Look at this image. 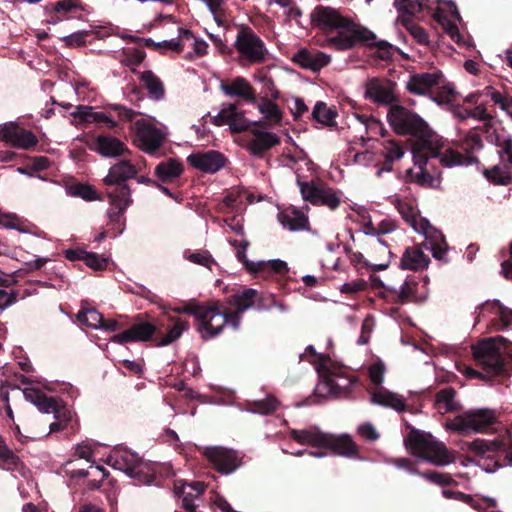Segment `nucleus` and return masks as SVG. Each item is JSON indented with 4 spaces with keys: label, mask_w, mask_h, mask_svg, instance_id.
Here are the masks:
<instances>
[{
    "label": "nucleus",
    "mask_w": 512,
    "mask_h": 512,
    "mask_svg": "<svg viewBox=\"0 0 512 512\" xmlns=\"http://www.w3.org/2000/svg\"><path fill=\"white\" fill-rule=\"evenodd\" d=\"M310 21L313 26L325 31V45L337 51H346L362 41L375 39L372 31L330 6H316L310 13Z\"/></svg>",
    "instance_id": "obj_1"
},
{
    "label": "nucleus",
    "mask_w": 512,
    "mask_h": 512,
    "mask_svg": "<svg viewBox=\"0 0 512 512\" xmlns=\"http://www.w3.org/2000/svg\"><path fill=\"white\" fill-rule=\"evenodd\" d=\"M142 169L140 162L132 163L130 160H120L113 164L103 182L107 186V197L111 209L107 215L111 222L121 225V229L114 237L123 233L125 219L123 218L127 208L132 204V190L127 181L136 177Z\"/></svg>",
    "instance_id": "obj_2"
},
{
    "label": "nucleus",
    "mask_w": 512,
    "mask_h": 512,
    "mask_svg": "<svg viewBox=\"0 0 512 512\" xmlns=\"http://www.w3.org/2000/svg\"><path fill=\"white\" fill-rule=\"evenodd\" d=\"M473 358L484 373L473 368L466 369L470 378L486 379L508 375L512 363V343L502 336L491 337L472 347Z\"/></svg>",
    "instance_id": "obj_3"
},
{
    "label": "nucleus",
    "mask_w": 512,
    "mask_h": 512,
    "mask_svg": "<svg viewBox=\"0 0 512 512\" xmlns=\"http://www.w3.org/2000/svg\"><path fill=\"white\" fill-rule=\"evenodd\" d=\"M159 326L150 322H136L128 329L114 335L112 341L118 344L128 342H146L153 340L156 346H167L177 340L189 328V323L179 318H167L168 323L160 320Z\"/></svg>",
    "instance_id": "obj_4"
},
{
    "label": "nucleus",
    "mask_w": 512,
    "mask_h": 512,
    "mask_svg": "<svg viewBox=\"0 0 512 512\" xmlns=\"http://www.w3.org/2000/svg\"><path fill=\"white\" fill-rule=\"evenodd\" d=\"M414 168H410L406 171V178L410 182H414L424 187H436L440 183V174L438 171L430 169L432 168L431 159H439V162L445 167H453L462 165V160L458 154L452 151L446 150L440 152L435 149H423L413 151Z\"/></svg>",
    "instance_id": "obj_5"
},
{
    "label": "nucleus",
    "mask_w": 512,
    "mask_h": 512,
    "mask_svg": "<svg viewBox=\"0 0 512 512\" xmlns=\"http://www.w3.org/2000/svg\"><path fill=\"white\" fill-rule=\"evenodd\" d=\"M394 203L402 218L411 228L424 236L421 246L430 251L432 256H443L449 250L443 234L434 228L426 218L420 217L412 203L402 199H396Z\"/></svg>",
    "instance_id": "obj_6"
},
{
    "label": "nucleus",
    "mask_w": 512,
    "mask_h": 512,
    "mask_svg": "<svg viewBox=\"0 0 512 512\" xmlns=\"http://www.w3.org/2000/svg\"><path fill=\"white\" fill-rule=\"evenodd\" d=\"M407 428L410 431L404 439V444L414 456L436 466H445L453 462L454 456L444 443L437 441L431 434L424 433L410 424H407Z\"/></svg>",
    "instance_id": "obj_7"
},
{
    "label": "nucleus",
    "mask_w": 512,
    "mask_h": 512,
    "mask_svg": "<svg viewBox=\"0 0 512 512\" xmlns=\"http://www.w3.org/2000/svg\"><path fill=\"white\" fill-rule=\"evenodd\" d=\"M470 452L483 458L480 467L488 473H493L504 466H512V445L503 440L475 439L468 443Z\"/></svg>",
    "instance_id": "obj_8"
},
{
    "label": "nucleus",
    "mask_w": 512,
    "mask_h": 512,
    "mask_svg": "<svg viewBox=\"0 0 512 512\" xmlns=\"http://www.w3.org/2000/svg\"><path fill=\"white\" fill-rule=\"evenodd\" d=\"M495 422L496 415L493 410L476 409L464 412L448 420L446 426L448 429L459 432L462 435H469L471 433H482Z\"/></svg>",
    "instance_id": "obj_9"
},
{
    "label": "nucleus",
    "mask_w": 512,
    "mask_h": 512,
    "mask_svg": "<svg viewBox=\"0 0 512 512\" xmlns=\"http://www.w3.org/2000/svg\"><path fill=\"white\" fill-rule=\"evenodd\" d=\"M323 380L317 385V396L334 398L349 397L350 387L358 379L356 376H345L341 367H334L332 363L324 372Z\"/></svg>",
    "instance_id": "obj_10"
},
{
    "label": "nucleus",
    "mask_w": 512,
    "mask_h": 512,
    "mask_svg": "<svg viewBox=\"0 0 512 512\" xmlns=\"http://www.w3.org/2000/svg\"><path fill=\"white\" fill-rule=\"evenodd\" d=\"M234 46L240 57L250 64L263 63L268 55L263 40L249 27H242L238 31Z\"/></svg>",
    "instance_id": "obj_11"
},
{
    "label": "nucleus",
    "mask_w": 512,
    "mask_h": 512,
    "mask_svg": "<svg viewBox=\"0 0 512 512\" xmlns=\"http://www.w3.org/2000/svg\"><path fill=\"white\" fill-rule=\"evenodd\" d=\"M387 120L393 130L400 135L421 134L427 126L418 114L396 103L389 108Z\"/></svg>",
    "instance_id": "obj_12"
},
{
    "label": "nucleus",
    "mask_w": 512,
    "mask_h": 512,
    "mask_svg": "<svg viewBox=\"0 0 512 512\" xmlns=\"http://www.w3.org/2000/svg\"><path fill=\"white\" fill-rule=\"evenodd\" d=\"M304 201L312 205L326 206L330 210H336L341 204L339 192L331 187L319 186L313 181H296Z\"/></svg>",
    "instance_id": "obj_13"
},
{
    "label": "nucleus",
    "mask_w": 512,
    "mask_h": 512,
    "mask_svg": "<svg viewBox=\"0 0 512 512\" xmlns=\"http://www.w3.org/2000/svg\"><path fill=\"white\" fill-rule=\"evenodd\" d=\"M433 18L440 24L445 33L457 44L464 43L458 23L461 16L456 4L451 0H439L437 7L433 10Z\"/></svg>",
    "instance_id": "obj_14"
},
{
    "label": "nucleus",
    "mask_w": 512,
    "mask_h": 512,
    "mask_svg": "<svg viewBox=\"0 0 512 512\" xmlns=\"http://www.w3.org/2000/svg\"><path fill=\"white\" fill-rule=\"evenodd\" d=\"M24 397L27 401L33 403L42 413H53L57 421L68 424L71 420L70 410L54 397L47 396L38 388H25Z\"/></svg>",
    "instance_id": "obj_15"
},
{
    "label": "nucleus",
    "mask_w": 512,
    "mask_h": 512,
    "mask_svg": "<svg viewBox=\"0 0 512 512\" xmlns=\"http://www.w3.org/2000/svg\"><path fill=\"white\" fill-rule=\"evenodd\" d=\"M204 117H210L212 124L215 126L228 125L232 133L244 132L252 125L260 124L261 121H250L245 117L244 111L238 109L236 104L224 103L221 106L220 111L215 116H210L208 113Z\"/></svg>",
    "instance_id": "obj_16"
},
{
    "label": "nucleus",
    "mask_w": 512,
    "mask_h": 512,
    "mask_svg": "<svg viewBox=\"0 0 512 512\" xmlns=\"http://www.w3.org/2000/svg\"><path fill=\"white\" fill-rule=\"evenodd\" d=\"M225 325H227L226 306L219 301H211L201 315L197 330L202 334V338L207 339L220 334Z\"/></svg>",
    "instance_id": "obj_17"
},
{
    "label": "nucleus",
    "mask_w": 512,
    "mask_h": 512,
    "mask_svg": "<svg viewBox=\"0 0 512 512\" xmlns=\"http://www.w3.org/2000/svg\"><path fill=\"white\" fill-rule=\"evenodd\" d=\"M113 466L145 484H150L155 479L154 473L145 471V469H148V465L144 463L142 458L135 452L127 449L120 450L115 454Z\"/></svg>",
    "instance_id": "obj_18"
},
{
    "label": "nucleus",
    "mask_w": 512,
    "mask_h": 512,
    "mask_svg": "<svg viewBox=\"0 0 512 512\" xmlns=\"http://www.w3.org/2000/svg\"><path fill=\"white\" fill-rule=\"evenodd\" d=\"M273 299L264 296L253 288L240 287L227 297V303L233 306L238 312H245L248 309L267 310L270 308Z\"/></svg>",
    "instance_id": "obj_19"
},
{
    "label": "nucleus",
    "mask_w": 512,
    "mask_h": 512,
    "mask_svg": "<svg viewBox=\"0 0 512 512\" xmlns=\"http://www.w3.org/2000/svg\"><path fill=\"white\" fill-rule=\"evenodd\" d=\"M395 86V82L386 78H369L364 84V97L377 105L390 108L398 101Z\"/></svg>",
    "instance_id": "obj_20"
},
{
    "label": "nucleus",
    "mask_w": 512,
    "mask_h": 512,
    "mask_svg": "<svg viewBox=\"0 0 512 512\" xmlns=\"http://www.w3.org/2000/svg\"><path fill=\"white\" fill-rule=\"evenodd\" d=\"M152 120L154 121V118H143L134 123L138 146L147 154H154L165 140V134L153 124Z\"/></svg>",
    "instance_id": "obj_21"
},
{
    "label": "nucleus",
    "mask_w": 512,
    "mask_h": 512,
    "mask_svg": "<svg viewBox=\"0 0 512 512\" xmlns=\"http://www.w3.org/2000/svg\"><path fill=\"white\" fill-rule=\"evenodd\" d=\"M0 141L23 150H29L38 143L37 136L30 130L21 128L17 122L8 121L0 124Z\"/></svg>",
    "instance_id": "obj_22"
},
{
    "label": "nucleus",
    "mask_w": 512,
    "mask_h": 512,
    "mask_svg": "<svg viewBox=\"0 0 512 512\" xmlns=\"http://www.w3.org/2000/svg\"><path fill=\"white\" fill-rule=\"evenodd\" d=\"M204 456L221 474H231L242 466V458L232 449L222 447L207 448Z\"/></svg>",
    "instance_id": "obj_23"
},
{
    "label": "nucleus",
    "mask_w": 512,
    "mask_h": 512,
    "mask_svg": "<svg viewBox=\"0 0 512 512\" xmlns=\"http://www.w3.org/2000/svg\"><path fill=\"white\" fill-rule=\"evenodd\" d=\"M187 161L192 167L204 173L214 174L225 167L227 158L219 151L207 150L190 154Z\"/></svg>",
    "instance_id": "obj_24"
},
{
    "label": "nucleus",
    "mask_w": 512,
    "mask_h": 512,
    "mask_svg": "<svg viewBox=\"0 0 512 512\" xmlns=\"http://www.w3.org/2000/svg\"><path fill=\"white\" fill-rule=\"evenodd\" d=\"M323 439L321 449H328L333 454L343 457L361 458L359 446L349 434L334 435L325 433Z\"/></svg>",
    "instance_id": "obj_25"
},
{
    "label": "nucleus",
    "mask_w": 512,
    "mask_h": 512,
    "mask_svg": "<svg viewBox=\"0 0 512 512\" xmlns=\"http://www.w3.org/2000/svg\"><path fill=\"white\" fill-rule=\"evenodd\" d=\"M223 94L230 98H240L249 104H256V94L253 86L244 77L237 76L221 81L219 85Z\"/></svg>",
    "instance_id": "obj_26"
},
{
    "label": "nucleus",
    "mask_w": 512,
    "mask_h": 512,
    "mask_svg": "<svg viewBox=\"0 0 512 512\" xmlns=\"http://www.w3.org/2000/svg\"><path fill=\"white\" fill-rule=\"evenodd\" d=\"M245 269L254 276L268 277L272 273L285 275L288 272L287 263L280 259L252 261L249 258H238Z\"/></svg>",
    "instance_id": "obj_27"
},
{
    "label": "nucleus",
    "mask_w": 512,
    "mask_h": 512,
    "mask_svg": "<svg viewBox=\"0 0 512 512\" xmlns=\"http://www.w3.org/2000/svg\"><path fill=\"white\" fill-rule=\"evenodd\" d=\"M251 133L247 150L253 157L262 158L268 150L280 143V137L276 133L260 129H252Z\"/></svg>",
    "instance_id": "obj_28"
},
{
    "label": "nucleus",
    "mask_w": 512,
    "mask_h": 512,
    "mask_svg": "<svg viewBox=\"0 0 512 512\" xmlns=\"http://www.w3.org/2000/svg\"><path fill=\"white\" fill-rule=\"evenodd\" d=\"M277 219L283 228L292 232L306 230L309 226L307 215L295 206H289L279 211Z\"/></svg>",
    "instance_id": "obj_29"
},
{
    "label": "nucleus",
    "mask_w": 512,
    "mask_h": 512,
    "mask_svg": "<svg viewBox=\"0 0 512 512\" xmlns=\"http://www.w3.org/2000/svg\"><path fill=\"white\" fill-rule=\"evenodd\" d=\"M441 75L437 72L433 73H416L410 76L406 82V89L415 95H427L430 90L439 85Z\"/></svg>",
    "instance_id": "obj_30"
},
{
    "label": "nucleus",
    "mask_w": 512,
    "mask_h": 512,
    "mask_svg": "<svg viewBox=\"0 0 512 512\" xmlns=\"http://www.w3.org/2000/svg\"><path fill=\"white\" fill-rule=\"evenodd\" d=\"M95 151L105 158H116L129 152L126 144L110 135H98L95 140Z\"/></svg>",
    "instance_id": "obj_31"
},
{
    "label": "nucleus",
    "mask_w": 512,
    "mask_h": 512,
    "mask_svg": "<svg viewBox=\"0 0 512 512\" xmlns=\"http://www.w3.org/2000/svg\"><path fill=\"white\" fill-rule=\"evenodd\" d=\"M417 285L416 281L406 279L399 290L395 288H386V292L381 293L380 295L390 303L403 305L415 298Z\"/></svg>",
    "instance_id": "obj_32"
},
{
    "label": "nucleus",
    "mask_w": 512,
    "mask_h": 512,
    "mask_svg": "<svg viewBox=\"0 0 512 512\" xmlns=\"http://www.w3.org/2000/svg\"><path fill=\"white\" fill-rule=\"evenodd\" d=\"M295 61L303 68L317 72L331 62V56L322 51L311 52L303 49L295 56Z\"/></svg>",
    "instance_id": "obj_33"
},
{
    "label": "nucleus",
    "mask_w": 512,
    "mask_h": 512,
    "mask_svg": "<svg viewBox=\"0 0 512 512\" xmlns=\"http://www.w3.org/2000/svg\"><path fill=\"white\" fill-rule=\"evenodd\" d=\"M394 6L398 11V19L408 27L412 17L428 7V0H394Z\"/></svg>",
    "instance_id": "obj_34"
},
{
    "label": "nucleus",
    "mask_w": 512,
    "mask_h": 512,
    "mask_svg": "<svg viewBox=\"0 0 512 512\" xmlns=\"http://www.w3.org/2000/svg\"><path fill=\"white\" fill-rule=\"evenodd\" d=\"M456 390L447 387L439 390L435 394L434 406L441 414L456 412L461 409V405L456 401Z\"/></svg>",
    "instance_id": "obj_35"
},
{
    "label": "nucleus",
    "mask_w": 512,
    "mask_h": 512,
    "mask_svg": "<svg viewBox=\"0 0 512 512\" xmlns=\"http://www.w3.org/2000/svg\"><path fill=\"white\" fill-rule=\"evenodd\" d=\"M371 401L375 404L392 408L398 412L407 410V404L404 398L398 394L390 392L384 388L374 392L371 397Z\"/></svg>",
    "instance_id": "obj_36"
},
{
    "label": "nucleus",
    "mask_w": 512,
    "mask_h": 512,
    "mask_svg": "<svg viewBox=\"0 0 512 512\" xmlns=\"http://www.w3.org/2000/svg\"><path fill=\"white\" fill-rule=\"evenodd\" d=\"M382 146L383 149L381 150V155L384 157L385 161L383 166L376 172L378 177L381 176L383 172H390L392 170L393 162L404 156L403 147L393 140L383 142Z\"/></svg>",
    "instance_id": "obj_37"
},
{
    "label": "nucleus",
    "mask_w": 512,
    "mask_h": 512,
    "mask_svg": "<svg viewBox=\"0 0 512 512\" xmlns=\"http://www.w3.org/2000/svg\"><path fill=\"white\" fill-rule=\"evenodd\" d=\"M182 172V164L174 158H169L166 161L160 162L155 167V175L161 182H171L178 178Z\"/></svg>",
    "instance_id": "obj_38"
},
{
    "label": "nucleus",
    "mask_w": 512,
    "mask_h": 512,
    "mask_svg": "<svg viewBox=\"0 0 512 512\" xmlns=\"http://www.w3.org/2000/svg\"><path fill=\"white\" fill-rule=\"evenodd\" d=\"M254 105L263 115L264 119L269 121L271 125H281L283 120V111L271 99L262 98L260 101L256 100V104Z\"/></svg>",
    "instance_id": "obj_39"
},
{
    "label": "nucleus",
    "mask_w": 512,
    "mask_h": 512,
    "mask_svg": "<svg viewBox=\"0 0 512 512\" xmlns=\"http://www.w3.org/2000/svg\"><path fill=\"white\" fill-rule=\"evenodd\" d=\"M325 432L320 431L318 428L313 430L311 429H302L297 430L293 429L290 431L291 438L302 444V445H310L312 447L321 448L323 438Z\"/></svg>",
    "instance_id": "obj_40"
},
{
    "label": "nucleus",
    "mask_w": 512,
    "mask_h": 512,
    "mask_svg": "<svg viewBox=\"0 0 512 512\" xmlns=\"http://www.w3.org/2000/svg\"><path fill=\"white\" fill-rule=\"evenodd\" d=\"M150 98L161 100L164 97V87L161 80L150 70L144 71L140 76Z\"/></svg>",
    "instance_id": "obj_41"
},
{
    "label": "nucleus",
    "mask_w": 512,
    "mask_h": 512,
    "mask_svg": "<svg viewBox=\"0 0 512 512\" xmlns=\"http://www.w3.org/2000/svg\"><path fill=\"white\" fill-rule=\"evenodd\" d=\"M279 404L276 397L269 395L264 399L249 402L247 404V411L260 415H269L277 410Z\"/></svg>",
    "instance_id": "obj_42"
},
{
    "label": "nucleus",
    "mask_w": 512,
    "mask_h": 512,
    "mask_svg": "<svg viewBox=\"0 0 512 512\" xmlns=\"http://www.w3.org/2000/svg\"><path fill=\"white\" fill-rule=\"evenodd\" d=\"M0 460L3 468L15 471L23 466L20 458L7 446L5 440L0 437Z\"/></svg>",
    "instance_id": "obj_43"
},
{
    "label": "nucleus",
    "mask_w": 512,
    "mask_h": 512,
    "mask_svg": "<svg viewBox=\"0 0 512 512\" xmlns=\"http://www.w3.org/2000/svg\"><path fill=\"white\" fill-rule=\"evenodd\" d=\"M486 178L497 185H508L512 181L510 168L507 165H495L485 170Z\"/></svg>",
    "instance_id": "obj_44"
},
{
    "label": "nucleus",
    "mask_w": 512,
    "mask_h": 512,
    "mask_svg": "<svg viewBox=\"0 0 512 512\" xmlns=\"http://www.w3.org/2000/svg\"><path fill=\"white\" fill-rule=\"evenodd\" d=\"M77 320L90 328H100L103 325L104 317L95 308L81 309L77 313Z\"/></svg>",
    "instance_id": "obj_45"
},
{
    "label": "nucleus",
    "mask_w": 512,
    "mask_h": 512,
    "mask_svg": "<svg viewBox=\"0 0 512 512\" xmlns=\"http://www.w3.org/2000/svg\"><path fill=\"white\" fill-rule=\"evenodd\" d=\"M312 116L317 122L326 126H332L334 125L336 113L328 108L326 103L319 101L313 108Z\"/></svg>",
    "instance_id": "obj_46"
},
{
    "label": "nucleus",
    "mask_w": 512,
    "mask_h": 512,
    "mask_svg": "<svg viewBox=\"0 0 512 512\" xmlns=\"http://www.w3.org/2000/svg\"><path fill=\"white\" fill-rule=\"evenodd\" d=\"M66 193L71 197H79L86 201L96 199V191L89 185L76 183L66 188Z\"/></svg>",
    "instance_id": "obj_47"
},
{
    "label": "nucleus",
    "mask_w": 512,
    "mask_h": 512,
    "mask_svg": "<svg viewBox=\"0 0 512 512\" xmlns=\"http://www.w3.org/2000/svg\"><path fill=\"white\" fill-rule=\"evenodd\" d=\"M419 475L430 483L439 486H449L456 483V481L448 473H440L437 471L428 470L420 472Z\"/></svg>",
    "instance_id": "obj_48"
},
{
    "label": "nucleus",
    "mask_w": 512,
    "mask_h": 512,
    "mask_svg": "<svg viewBox=\"0 0 512 512\" xmlns=\"http://www.w3.org/2000/svg\"><path fill=\"white\" fill-rule=\"evenodd\" d=\"M70 260H82L90 269L101 272L104 270H112L115 267L112 258H69Z\"/></svg>",
    "instance_id": "obj_49"
},
{
    "label": "nucleus",
    "mask_w": 512,
    "mask_h": 512,
    "mask_svg": "<svg viewBox=\"0 0 512 512\" xmlns=\"http://www.w3.org/2000/svg\"><path fill=\"white\" fill-rule=\"evenodd\" d=\"M492 308L496 309L498 316V327L497 329H504L512 324V310L503 306L499 301H493L491 303Z\"/></svg>",
    "instance_id": "obj_50"
},
{
    "label": "nucleus",
    "mask_w": 512,
    "mask_h": 512,
    "mask_svg": "<svg viewBox=\"0 0 512 512\" xmlns=\"http://www.w3.org/2000/svg\"><path fill=\"white\" fill-rule=\"evenodd\" d=\"M430 258H401L400 268L403 270L421 271L427 269Z\"/></svg>",
    "instance_id": "obj_51"
},
{
    "label": "nucleus",
    "mask_w": 512,
    "mask_h": 512,
    "mask_svg": "<svg viewBox=\"0 0 512 512\" xmlns=\"http://www.w3.org/2000/svg\"><path fill=\"white\" fill-rule=\"evenodd\" d=\"M375 39L365 41L376 48L377 57L381 60H388L392 57L393 45L385 40L375 41Z\"/></svg>",
    "instance_id": "obj_52"
},
{
    "label": "nucleus",
    "mask_w": 512,
    "mask_h": 512,
    "mask_svg": "<svg viewBox=\"0 0 512 512\" xmlns=\"http://www.w3.org/2000/svg\"><path fill=\"white\" fill-rule=\"evenodd\" d=\"M496 146L498 148V155L501 159L504 156L507 157V161L510 165H512V137H497Z\"/></svg>",
    "instance_id": "obj_53"
},
{
    "label": "nucleus",
    "mask_w": 512,
    "mask_h": 512,
    "mask_svg": "<svg viewBox=\"0 0 512 512\" xmlns=\"http://www.w3.org/2000/svg\"><path fill=\"white\" fill-rule=\"evenodd\" d=\"M19 218L14 213L3 212L0 209V227L14 229L21 233H27V230L17 225Z\"/></svg>",
    "instance_id": "obj_54"
},
{
    "label": "nucleus",
    "mask_w": 512,
    "mask_h": 512,
    "mask_svg": "<svg viewBox=\"0 0 512 512\" xmlns=\"http://www.w3.org/2000/svg\"><path fill=\"white\" fill-rule=\"evenodd\" d=\"M98 126V128L115 129L118 127V122L115 121L111 116L104 112L95 111L92 115V122Z\"/></svg>",
    "instance_id": "obj_55"
},
{
    "label": "nucleus",
    "mask_w": 512,
    "mask_h": 512,
    "mask_svg": "<svg viewBox=\"0 0 512 512\" xmlns=\"http://www.w3.org/2000/svg\"><path fill=\"white\" fill-rule=\"evenodd\" d=\"M368 288V283L364 279H356L347 283H344L340 287V292L343 294L354 295L358 292L365 291Z\"/></svg>",
    "instance_id": "obj_56"
},
{
    "label": "nucleus",
    "mask_w": 512,
    "mask_h": 512,
    "mask_svg": "<svg viewBox=\"0 0 512 512\" xmlns=\"http://www.w3.org/2000/svg\"><path fill=\"white\" fill-rule=\"evenodd\" d=\"M147 46H154L156 49L164 48L170 49L176 52H180L183 49L182 44L178 38H172L169 40H163L159 42L153 41L151 38L145 40Z\"/></svg>",
    "instance_id": "obj_57"
},
{
    "label": "nucleus",
    "mask_w": 512,
    "mask_h": 512,
    "mask_svg": "<svg viewBox=\"0 0 512 512\" xmlns=\"http://www.w3.org/2000/svg\"><path fill=\"white\" fill-rule=\"evenodd\" d=\"M368 373H369V378L374 385H376V386L381 385L383 383L384 373H385L384 363L381 361L373 363L369 367Z\"/></svg>",
    "instance_id": "obj_58"
},
{
    "label": "nucleus",
    "mask_w": 512,
    "mask_h": 512,
    "mask_svg": "<svg viewBox=\"0 0 512 512\" xmlns=\"http://www.w3.org/2000/svg\"><path fill=\"white\" fill-rule=\"evenodd\" d=\"M95 113L93 107L88 105H77L74 107L73 111L70 113L71 116L75 118H79L82 121L87 123L92 122V115Z\"/></svg>",
    "instance_id": "obj_59"
},
{
    "label": "nucleus",
    "mask_w": 512,
    "mask_h": 512,
    "mask_svg": "<svg viewBox=\"0 0 512 512\" xmlns=\"http://www.w3.org/2000/svg\"><path fill=\"white\" fill-rule=\"evenodd\" d=\"M206 306L199 305L195 302H190L184 305L181 308H177L176 312L178 313H187L190 315H193L196 320L198 321V324L201 322V315L204 313V309Z\"/></svg>",
    "instance_id": "obj_60"
},
{
    "label": "nucleus",
    "mask_w": 512,
    "mask_h": 512,
    "mask_svg": "<svg viewBox=\"0 0 512 512\" xmlns=\"http://www.w3.org/2000/svg\"><path fill=\"white\" fill-rule=\"evenodd\" d=\"M357 432L361 437L370 442H374L380 437L374 426L369 422L361 424L358 427Z\"/></svg>",
    "instance_id": "obj_61"
},
{
    "label": "nucleus",
    "mask_w": 512,
    "mask_h": 512,
    "mask_svg": "<svg viewBox=\"0 0 512 512\" xmlns=\"http://www.w3.org/2000/svg\"><path fill=\"white\" fill-rule=\"evenodd\" d=\"M50 258H35V260L26 263V268H20L15 271L17 277H23L25 272H31L40 270L49 260Z\"/></svg>",
    "instance_id": "obj_62"
},
{
    "label": "nucleus",
    "mask_w": 512,
    "mask_h": 512,
    "mask_svg": "<svg viewBox=\"0 0 512 512\" xmlns=\"http://www.w3.org/2000/svg\"><path fill=\"white\" fill-rule=\"evenodd\" d=\"M306 352L317 358L322 372H324L333 363L328 354L318 353L312 345L307 346Z\"/></svg>",
    "instance_id": "obj_63"
},
{
    "label": "nucleus",
    "mask_w": 512,
    "mask_h": 512,
    "mask_svg": "<svg viewBox=\"0 0 512 512\" xmlns=\"http://www.w3.org/2000/svg\"><path fill=\"white\" fill-rule=\"evenodd\" d=\"M374 161H375L374 153L371 151H368V150L356 153L353 157V162L355 164H358V165H361L364 167H368V166L372 165L374 163Z\"/></svg>",
    "instance_id": "obj_64"
}]
</instances>
